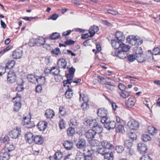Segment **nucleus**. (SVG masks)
<instances>
[{
  "mask_svg": "<svg viewBox=\"0 0 160 160\" xmlns=\"http://www.w3.org/2000/svg\"><path fill=\"white\" fill-rule=\"evenodd\" d=\"M127 41L131 45L133 46L140 45L143 42L142 39L137 36H130L127 38Z\"/></svg>",
  "mask_w": 160,
  "mask_h": 160,
  "instance_id": "nucleus-1",
  "label": "nucleus"
},
{
  "mask_svg": "<svg viewBox=\"0 0 160 160\" xmlns=\"http://www.w3.org/2000/svg\"><path fill=\"white\" fill-rule=\"evenodd\" d=\"M112 54L114 56H117L120 59H124L127 56L126 52L121 51V50H113L112 51Z\"/></svg>",
  "mask_w": 160,
  "mask_h": 160,
  "instance_id": "nucleus-2",
  "label": "nucleus"
},
{
  "mask_svg": "<svg viewBox=\"0 0 160 160\" xmlns=\"http://www.w3.org/2000/svg\"><path fill=\"white\" fill-rule=\"evenodd\" d=\"M21 132V128L19 127H17L16 129H14L9 132V136L13 138H16Z\"/></svg>",
  "mask_w": 160,
  "mask_h": 160,
  "instance_id": "nucleus-3",
  "label": "nucleus"
},
{
  "mask_svg": "<svg viewBox=\"0 0 160 160\" xmlns=\"http://www.w3.org/2000/svg\"><path fill=\"white\" fill-rule=\"evenodd\" d=\"M128 126L130 129L136 130L139 127V124L137 121L132 119L128 122Z\"/></svg>",
  "mask_w": 160,
  "mask_h": 160,
  "instance_id": "nucleus-4",
  "label": "nucleus"
},
{
  "mask_svg": "<svg viewBox=\"0 0 160 160\" xmlns=\"http://www.w3.org/2000/svg\"><path fill=\"white\" fill-rule=\"evenodd\" d=\"M16 75L12 71H10L8 73L7 76V81L10 83L15 82L16 80Z\"/></svg>",
  "mask_w": 160,
  "mask_h": 160,
  "instance_id": "nucleus-5",
  "label": "nucleus"
},
{
  "mask_svg": "<svg viewBox=\"0 0 160 160\" xmlns=\"http://www.w3.org/2000/svg\"><path fill=\"white\" fill-rule=\"evenodd\" d=\"M34 134L30 132H27L25 134V138L27 143L31 144L33 142L34 137Z\"/></svg>",
  "mask_w": 160,
  "mask_h": 160,
  "instance_id": "nucleus-6",
  "label": "nucleus"
},
{
  "mask_svg": "<svg viewBox=\"0 0 160 160\" xmlns=\"http://www.w3.org/2000/svg\"><path fill=\"white\" fill-rule=\"evenodd\" d=\"M10 154L3 149L0 152V160H8Z\"/></svg>",
  "mask_w": 160,
  "mask_h": 160,
  "instance_id": "nucleus-7",
  "label": "nucleus"
},
{
  "mask_svg": "<svg viewBox=\"0 0 160 160\" xmlns=\"http://www.w3.org/2000/svg\"><path fill=\"white\" fill-rule=\"evenodd\" d=\"M108 112L107 110L103 108H100L98 110L97 114L98 116L103 118H106Z\"/></svg>",
  "mask_w": 160,
  "mask_h": 160,
  "instance_id": "nucleus-8",
  "label": "nucleus"
},
{
  "mask_svg": "<svg viewBox=\"0 0 160 160\" xmlns=\"http://www.w3.org/2000/svg\"><path fill=\"white\" fill-rule=\"evenodd\" d=\"M86 142L85 139L81 138L78 139V140L77 142L76 146L78 148H83L86 146Z\"/></svg>",
  "mask_w": 160,
  "mask_h": 160,
  "instance_id": "nucleus-9",
  "label": "nucleus"
},
{
  "mask_svg": "<svg viewBox=\"0 0 160 160\" xmlns=\"http://www.w3.org/2000/svg\"><path fill=\"white\" fill-rule=\"evenodd\" d=\"M138 149L140 152L143 154L146 152L147 148L145 144L140 143L138 144Z\"/></svg>",
  "mask_w": 160,
  "mask_h": 160,
  "instance_id": "nucleus-10",
  "label": "nucleus"
},
{
  "mask_svg": "<svg viewBox=\"0 0 160 160\" xmlns=\"http://www.w3.org/2000/svg\"><path fill=\"white\" fill-rule=\"evenodd\" d=\"M136 101V99L134 97H131L126 102V104L128 107L132 108L134 105Z\"/></svg>",
  "mask_w": 160,
  "mask_h": 160,
  "instance_id": "nucleus-11",
  "label": "nucleus"
},
{
  "mask_svg": "<svg viewBox=\"0 0 160 160\" xmlns=\"http://www.w3.org/2000/svg\"><path fill=\"white\" fill-rule=\"evenodd\" d=\"M22 54V50L17 49L13 52L12 56L14 58L18 59L21 58Z\"/></svg>",
  "mask_w": 160,
  "mask_h": 160,
  "instance_id": "nucleus-12",
  "label": "nucleus"
},
{
  "mask_svg": "<svg viewBox=\"0 0 160 160\" xmlns=\"http://www.w3.org/2000/svg\"><path fill=\"white\" fill-rule=\"evenodd\" d=\"M101 122L104 124L106 128L109 130H110V120L109 119L107 118H102Z\"/></svg>",
  "mask_w": 160,
  "mask_h": 160,
  "instance_id": "nucleus-13",
  "label": "nucleus"
},
{
  "mask_svg": "<svg viewBox=\"0 0 160 160\" xmlns=\"http://www.w3.org/2000/svg\"><path fill=\"white\" fill-rule=\"evenodd\" d=\"M122 42H120L118 40L113 39L112 40L111 44L112 47L114 49V50H117L119 49Z\"/></svg>",
  "mask_w": 160,
  "mask_h": 160,
  "instance_id": "nucleus-14",
  "label": "nucleus"
},
{
  "mask_svg": "<svg viewBox=\"0 0 160 160\" xmlns=\"http://www.w3.org/2000/svg\"><path fill=\"white\" fill-rule=\"evenodd\" d=\"M96 134V132L95 130L91 129L89 130L86 132L85 135L86 138L89 139L93 138Z\"/></svg>",
  "mask_w": 160,
  "mask_h": 160,
  "instance_id": "nucleus-15",
  "label": "nucleus"
},
{
  "mask_svg": "<svg viewBox=\"0 0 160 160\" xmlns=\"http://www.w3.org/2000/svg\"><path fill=\"white\" fill-rule=\"evenodd\" d=\"M98 26L95 25H93L89 29V33L90 34V37H92L95 34V33L98 30Z\"/></svg>",
  "mask_w": 160,
  "mask_h": 160,
  "instance_id": "nucleus-16",
  "label": "nucleus"
},
{
  "mask_svg": "<svg viewBox=\"0 0 160 160\" xmlns=\"http://www.w3.org/2000/svg\"><path fill=\"white\" fill-rule=\"evenodd\" d=\"M48 123L44 121H41L38 124V128L41 131L44 130L46 128Z\"/></svg>",
  "mask_w": 160,
  "mask_h": 160,
  "instance_id": "nucleus-17",
  "label": "nucleus"
},
{
  "mask_svg": "<svg viewBox=\"0 0 160 160\" xmlns=\"http://www.w3.org/2000/svg\"><path fill=\"white\" fill-rule=\"evenodd\" d=\"M116 37L117 40L120 42H123L125 39V37L122 32H117L116 34Z\"/></svg>",
  "mask_w": 160,
  "mask_h": 160,
  "instance_id": "nucleus-18",
  "label": "nucleus"
},
{
  "mask_svg": "<svg viewBox=\"0 0 160 160\" xmlns=\"http://www.w3.org/2000/svg\"><path fill=\"white\" fill-rule=\"evenodd\" d=\"M86 122L91 128H93L97 124V121L95 119H88L87 120Z\"/></svg>",
  "mask_w": 160,
  "mask_h": 160,
  "instance_id": "nucleus-19",
  "label": "nucleus"
},
{
  "mask_svg": "<svg viewBox=\"0 0 160 160\" xmlns=\"http://www.w3.org/2000/svg\"><path fill=\"white\" fill-rule=\"evenodd\" d=\"M14 103L13 111L15 112H18L21 107V104L20 101H17L16 100H13Z\"/></svg>",
  "mask_w": 160,
  "mask_h": 160,
  "instance_id": "nucleus-20",
  "label": "nucleus"
},
{
  "mask_svg": "<svg viewBox=\"0 0 160 160\" xmlns=\"http://www.w3.org/2000/svg\"><path fill=\"white\" fill-rule=\"evenodd\" d=\"M49 73L52 75H58L59 74L60 70L57 67H52L51 69L48 70Z\"/></svg>",
  "mask_w": 160,
  "mask_h": 160,
  "instance_id": "nucleus-21",
  "label": "nucleus"
},
{
  "mask_svg": "<svg viewBox=\"0 0 160 160\" xmlns=\"http://www.w3.org/2000/svg\"><path fill=\"white\" fill-rule=\"evenodd\" d=\"M46 41L44 38L42 37H39L36 38V44L38 46H41L45 45Z\"/></svg>",
  "mask_w": 160,
  "mask_h": 160,
  "instance_id": "nucleus-22",
  "label": "nucleus"
},
{
  "mask_svg": "<svg viewBox=\"0 0 160 160\" xmlns=\"http://www.w3.org/2000/svg\"><path fill=\"white\" fill-rule=\"evenodd\" d=\"M43 138L41 136H34L33 142L36 144L40 145L43 143Z\"/></svg>",
  "mask_w": 160,
  "mask_h": 160,
  "instance_id": "nucleus-23",
  "label": "nucleus"
},
{
  "mask_svg": "<svg viewBox=\"0 0 160 160\" xmlns=\"http://www.w3.org/2000/svg\"><path fill=\"white\" fill-rule=\"evenodd\" d=\"M27 78L31 82L35 83L37 82V76H36L32 74L28 75L27 76Z\"/></svg>",
  "mask_w": 160,
  "mask_h": 160,
  "instance_id": "nucleus-24",
  "label": "nucleus"
},
{
  "mask_svg": "<svg viewBox=\"0 0 160 160\" xmlns=\"http://www.w3.org/2000/svg\"><path fill=\"white\" fill-rule=\"evenodd\" d=\"M121 51L127 52L130 49V47L122 42L119 48Z\"/></svg>",
  "mask_w": 160,
  "mask_h": 160,
  "instance_id": "nucleus-25",
  "label": "nucleus"
},
{
  "mask_svg": "<svg viewBox=\"0 0 160 160\" xmlns=\"http://www.w3.org/2000/svg\"><path fill=\"white\" fill-rule=\"evenodd\" d=\"M58 64L59 68H63L64 69L66 68L67 65L65 60L63 58L58 60Z\"/></svg>",
  "mask_w": 160,
  "mask_h": 160,
  "instance_id": "nucleus-26",
  "label": "nucleus"
},
{
  "mask_svg": "<svg viewBox=\"0 0 160 160\" xmlns=\"http://www.w3.org/2000/svg\"><path fill=\"white\" fill-rule=\"evenodd\" d=\"M45 116L48 118H51L55 115V113L52 109H47L45 112Z\"/></svg>",
  "mask_w": 160,
  "mask_h": 160,
  "instance_id": "nucleus-27",
  "label": "nucleus"
},
{
  "mask_svg": "<svg viewBox=\"0 0 160 160\" xmlns=\"http://www.w3.org/2000/svg\"><path fill=\"white\" fill-rule=\"evenodd\" d=\"M14 149V146L12 144L8 143L6 144L4 148L3 149L7 152L9 153L11 151Z\"/></svg>",
  "mask_w": 160,
  "mask_h": 160,
  "instance_id": "nucleus-28",
  "label": "nucleus"
},
{
  "mask_svg": "<svg viewBox=\"0 0 160 160\" xmlns=\"http://www.w3.org/2000/svg\"><path fill=\"white\" fill-rule=\"evenodd\" d=\"M133 52L136 57L143 53L142 49L140 47H135L134 48Z\"/></svg>",
  "mask_w": 160,
  "mask_h": 160,
  "instance_id": "nucleus-29",
  "label": "nucleus"
},
{
  "mask_svg": "<svg viewBox=\"0 0 160 160\" xmlns=\"http://www.w3.org/2000/svg\"><path fill=\"white\" fill-rule=\"evenodd\" d=\"M79 100L80 101H83L84 102H87L89 101V98L86 95L83 94L82 95L81 93L79 94Z\"/></svg>",
  "mask_w": 160,
  "mask_h": 160,
  "instance_id": "nucleus-30",
  "label": "nucleus"
},
{
  "mask_svg": "<svg viewBox=\"0 0 160 160\" xmlns=\"http://www.w3.org/2000/svg\"><path fill=\"white\" fill-rule=\"evenodd\" d=\"M136 58L137 61L139 62H143L146 59L145 55L143 53L136 57Z\"/></svg>",
  "mask_w": 160,
  "mask_h": 160,
  "instance_id": "nucleus-31",
  "label": "nucleus"
},
{
  "mask_svg": "<svg viewBox=\"0 0 160 160\" xmlns=\"http://www.w3.org/2000/svg\"><path fill=\"white\" fill-rule=\"evenodd\" d=\"M148 132L152 135H154L156 134L157 130L154 127L149 126L148 127Z\"/></svg>",
  "mask_w": 160,
  "mask_h": 160,
  "instance_id": "nucleus-32",
  "label": "nucleus"
},
{
  "mask_svg": "<svg viewBox=\"0 0 160 160\" xmlns=\"http://www.w3.org/2000/svg\"><path fill=\"white\" fill-rule=\"evenodd\" d=\"M63 145L64 147L67 150L71 149L72 148L73 146L72 143L69 141L64 142Z\"/></svg>",
  "mask_w": 160,
  "mask_h": 160,
  "instance_id": "nucleus-33",
  "label": "nucleus"
},
{
  "mask_svg": "<svg viewBox=\"0 0 160 160\" xmlns=\"http://www.w3.org/2000/svg\"><path fill=\"white\" fill-rule=\"evenodd\" d=\"M37 82L40 85H43L46 82V79L44 77L42 76L38 77L37 76Z\"/></svg>",
  "mask_w": 160,
  "mask_h": 160,
  "instance_id": "nucleus-34",
  "label": "nucleus"
},
{
  "mask_svg": "<svg viewBox=\"0 0 160 160\" xmlns=\"http://www.w3.org/2000/svg\"><path fill=\"white\" fill-rule=\"evenodd\" d=\"M15 63V62L14 60L8 61L6 64L5 68L9 69L12 68L14 66Z\"/></svg>",
  "mask_w": 160,
  "mask_h": 160,
  "instance_id": "nucleus-35",
  "label": "nucleus"
},
{
  "mask_svg": "<svg viewBox=\"0 0 160 160\" xmlns=\"http://www.w3.org/2000/svg\"><path fill=\"white\" fill-rule=\"evenodd\" d=\"M60 37L59 33L55 32L51 34L49 36V38L51 40H54Z\"/></svg>",
  "mask_w": 160,
  "mask_h": 160,
  "instance_id": "nucleus-36",
  "label": "nucleus"
},
{
  "mask_svg": "<svg viewBox=\"0 0 160 160\" xmlns=\"http://www.w3.org/2000/svg\"><path fill=\"white\" fill-rule=\"evenodd\" d=\"M93 130H95V132H96V133H98L100 134L101 133L102 130V127L100 125H98L97 124V125H96L95 127L93 128Z\"/></svg>",
  "mask_w": 160,
  "mask_h": 160,
  "instance_id": "nucleus-37",
  "label": "nucleus"
},
{
  "mask_svg": "<svg viewBox=\"0 0 160 160\" xmlns=\"http://www.w3.org/2000/svg\"><path fill=\"white\" fill-rule=\"evenodd\" d=\"M73 92L72 89L69 88L65 92V96L68 98H70L72 96Z\"/></svg>",
  "mask_w": 160,
  "mask_h": 160,
  "instance_id": "nucleus-38",
  "label": "nucleus"
},
{
  "mask_svg": "<svg viewBox=\"0 0 160 160\" xmlns=\"http://www.w3.org/2000/svg\"><path fill=\"white\" fill-rule=\"evenodd\" d=\"M132 141L130 140H127L125 141L124 143L125 147L130 149L132 147Z\"/></svg>",
  "mask_w": 160,
  "mask_h": 160,
  "instance_id": "nucleus-39",
  "label": "nucleus"
},
{
  "mask_svg": "<svg viewBox=\"0 0 160 160\" xmlns=\"http://www.w3.org/2000/svg\"><path fill=\"white\" fill-rule=\"evenodd\" d=\"M117 132L123 134L125 132L124 127L121 125H119L116 128Z\"/></svg>",
  "mask_w": 160,
  "mask_h": 160,
  "instance_id": "nucleus-40",
  "label": "nucleus"
},
{
  "mask_svg": "<svg viewBox=\"0 0 160 160\" xmlns=\"http://www.w3.org/2000/svg\"><path fill=\"white\" fill-rule=\"evenodd\" d=\"M119 94L121 97L123 98H126L130 95V92L127 91H124L121 92L119 93Z\"/></svg>",
  "mask_w": 160,
  "mask_h": 160,
  "instance_id": "nucleus-41",
  "label": "nucleus"
},
{
  "mask_svg": "<svg viewBox=\"0 0 160 160\" xmlns=\"http://www.w3.org/2000/svg\"><path fill=\"white\" fill-rule=\"evenodd\" d=\"M101 144L104 148L108 149L110 148V143L107 141H102L101 143Z\"/></svg>",
  "mask_w": 160,
  "mask_h": 160,
  "instance_id": "nucleus-42",
  "label": "nucleus"
},
{
  "mask_svg": "<svg viewBox=\"0 0 160 160\" xmlns=\"http://www.w3.org/2000/svg\"><path fill=\"white\" fill-rule=\"evenodd\" d=\"M30 122V119L26 116H24L22 120V124L23 126H25Z\"/></svg>",
  "mask_w": 160,
  "mask_h": 160,
  "instance_id": "nucleus-43",
  "label": "nucleus"
},
{
  "mask_svg": "<svg viewBox=\"0 0 160 160\" xmlns=\"http://www.w3.org/2000/svg\"><path fill=\"white\" fill-rule=\"evenodd\" d=\"M60 49L57 48H56L52 49L51 51V53L55 55H58L61 54Z\"/></svg>",
  "mask_w": 160,
  "mask_h": 160,
  "instance_id": "nucleus-44",
  "label": "nucleus"
},
{
  "mask_svg": "<svg viewBox=\"0 0 160 160\" xmlns=\"http://www.w3.org/2000/svg\"><path fill=\"white\" fill-rule=\"evenodd\" d=\"M89 143L91 146L93 147L97 146L100 144V142L98 141L94 140L90 141Z\"/></svg>",
  "mask_w": 160,
  "mask_h": 160,
  "instance_id": "nucleus-45",
  "label": "nucleus"
},
{
  "mask_svg": "<svg viewBox=\"0 0 160 160\" xmlns=\"http://www.w3.org/2000/svg\"><path fill=\"white\" fill-rule=\"evenodd\" d=\"M74 129L72 128V127L69 128L67 131V134L69 136H72L73 134L74 133Z\"/></svg>",
  "mask_w": 160,
  "mask_h": 160,
  "instance_id": "nucleus-46",
  "label": "nucleus"
},
{
  "mask_svg": "<svg viewBox=\"0 0 160 160\" xmlns=\"http://www.w3.org/2000/svg\"><path fill=\"white\" fill-rule=\"evenodd\" d=\"M142 139L144 142H147L151 140L150 137L148 134H145L142 136Z\"/></svg>",
  "mask_w": 160,
  "mask_h": 160,
  "instance_id": "nucleus-47",
  "label": "nucleus"
},
{
  "mask_svg": "<svg viewBox=\"0 0 160 160\" xmlns=\"http://www.w3.org/2000/svg\"><path fill=\"white\" fill-rule=\"evenodd\" d=\"M59 127L61 129L64 128L65 127L66 123L63 119H62L59 122Z\"/></svg>",
  "mask_w": 160,
  "mask_h": 160,
  "instance_id": "nucleus-48",
  "label": "nucleus"
},
{
  "mask_svg": "<svg viewBox=\"0 0 160 160\" xmlns=\"http://www.w3.org/2000/svg\"><path fill=\"white\" fill-rule=\"evenodd\" d=\"M59 112L60 113L62 116H64L66 114V112L65 108L62 106L59 107Z\"/></svg>",
  "mask_w": 160,
  "mask_h": 160,
  "instance_id": "nucleus-49",
  "label": "nucleus"
},
{
  "mask_svg": "<svg viewBox=\"0 0 160 160\" xmlns=\"http://www.w3.org/2000/svg\"><path fill=\"white\" fill-rule=\"evenodd\" d=\"M152 54L155 55L158 54L160 55V49L158 48H156L153 49Z\"/></svg>",
  "mask_w": 160,
  "mask_h": 160,
  "instance_id": "nucleus-50",
  "label": "nucleus"
},
{
  "mask_svg": "<svg viewBox=\"0 0 160 160\" xmlns=\"http://www.w3.org/2000/svg\"><path fill=\"white\" fill-rule=\"evenodd\" d=\"M57 160H59L62 157V153L59 152H57L54 154Z\"/></svg>",
  "mask_w": 160,
  "mask_h": 160,
  "instance_id": "nucleus-51",
  "label": "nucleus"
},
{
  "mask_svg": "<svg viewBox=\"0 0 160 160\" xmlns=\"http://www.w3.org/2000/svg\"><path fill=\"white\" fill-rule=\"evenodd\" d=\"M81 107L82 108L83 110L86 111L89 108V106L87 102H83L81 105Z\"/></svg>",
  "mask_w": 160,
  "mask_h": 160,
  "instance_id": "nucleus-52",
  "label": "nucleus"
},
{
  "mask_svg": "<svg viewBox=\"0 0 160 160\" xmlns=\"http://www.w3.org/2000/svg\"><path fill=\"white\" fill-rule=\"evenodd\" d=\"M116 149L118 153H122L124 150V148L122 146H118L116 147Z\"/></svg>",
  "mask_w": 160,
  "mask_h": 160,
  "instance_id": "nucleus-53",
  "label": "nucleus"
},
{
  "mask_svg": "<svg viewBox=\"0 0 160 160\" xmlns=\"http://www.w3.org/2000/svg\"><path fill=\"white\" fill-rule=\"evenodd\" d=\"M73 75L69 73L67 74L66 75V77L67 79V80L71 83L72 81V79L73 78Z\"/></svg>",
  "mask_w": 160,
  "mask_h": 160,
  "instance_id": "nucleus-54",
  "label": "nucleus"
},
{
  "mask_svg": "<svg viewBox=\"0 0 160 160\" xmlns=\"http://www.w3.org/2000/svg\"><path fill=\"white\" fill-rule=\"evenodd\" d=\"M129 137L131 139L133 140H135L137 138V135L135 132H130L129 134Z\"/></svg>",
  "mask_w": 160,
  "mask_h": 160,
  "instance_id": "nucleus-55",
  "label": "nucleus"
},
{
  "mask_svg": "<svg viewBox=\"0 0 160 160\" xmlns=\"http://www.w3.org/2000/svg\"><path fill=\"white\" fill-rule=\"evenodd\" d=\"M35 44H36V39H34L32 38L30 40L28 43L29 46L32 47L34 46Z\"/></svg>",
  "mask_w": 160,
  "mask_h": 160,
  "instance_id": "nucleus-56",
  "label": "nucleus"
},
{
  "mask_svg": "<svg viewBox=\"0 0 160 160\" xmlns=\"http://www.w3.org/2000/svg\"><path fill=\"white\" fill-rule=\"evenodd\" d=\"M136 56L132 55H130L128 56V60L132 62L134 61L136 59Z\"/></svg>",
  "mask_w": 160,
  "mask_h": 160,
  "instance_id": "nucleus-57",
  "label": "nucleus"
},
{
  "mask_svg": "<svg viewBox=\"0 0 160 160\" xmlns=\"http://www.w3.org/2000/svg\"><path fill=\"white\" fill-rule=\"evenodd\" d=\"M104 150L105 149L103 147L98 148L97 149L98 152V153L102 154V155H104Z\"/></svg>",
  "mask_w": 160,
  "mask_h": 160,
  "instance_id": "nucleus-58",
  "label": "nucleus"
},
{
  "mask_svg": "<svg viewBox=\"0 0 160 160\" xmlns=\"http://www.w3.org/2000/svg\"><path fill=\"white\" fill-rule=\"evenodd\" d=\"M21 96L20 94L17 93L16 96L13 98L14 100H16L17 101H21Z\"/></svg>",
  "mask_w": 160,
  "mask_h": 160,
  "instance_id": "nucleus-59",
  "label": "nucleus"
},
{
  "mask_svg": "<svg viewBox=\"0 0 160 160\" xmlns=\"http://www.w3.org/2000/svg\"><path fill=\"white\" fill-rule=\"evenodd\" d=\"M58 17V15L56 14H54L51 15L48 19H52L53 20H56Z\"/></svg>",
  "mask_w": 160,
  "mask_h": 160,
  "instance_id": "nucleus-60",
  "label": "nucleus"
},
{
  "mask_svg": "<svg viewBox=\"0 0 160 160\" xmlns=\"http://www.w3.org/2000/svg\"><path fill=\"white\" fill-rule=\"evenodd\" d=\"M103 155L104 156L105 159L108 160H110V153L109 152V151L104 152Z\"/></svg>",
  "mask_w": 160,
  "mask_h": 160,
  "instance_id": "nucleus-61",
  "label": "nucleus"
},
{
  "mask_svg": "<svg viewBox=\"0 0 160 160\" xmlns=\"http://www.w3.org/2000/svg\"><path fill=\"white\" fill-rule=\"evenodd\" d=\"M141 160H151V159L148 155H145L141 157Z\"/></svg>",
  "mask_w": 160,
  "mask_h": 160,
  "instance_id": "nucleus-62",
  "label": "nucleus"
},
{
  "mask_svg": "<svg viewBox=\"0 0 160 160\" xmlns=\"http://www.w3.org/2000/svg\"><path fill=\"white\" fill-rule=\"evenodd\" d=\"M111 104L112 105V110L115 112L116 110V109L118 108V106L114 102H111Z\"/></svg>",
  "mask_w": 160,
  "mask_h": 160,
  "instance_id": "nucleus-63",
  "label": "nucleus"
},
{
  "mask_svg": "<svg viewBox=\"0 0 160 160\" xmlns=\"http://www.w3.org/2000/svg\"><path fill=\"white\" fill-rule=\"evenodd\" d=\"M74 41L70 39L67 40L65 42V43L68 45H71L73 44L74 43Z\"/></svg>",
  "mask_w": 160,
  "mask_h": 160,
  "instance_id": "nucleus-64",
  "label": "nucleus"
}]
</instances>
